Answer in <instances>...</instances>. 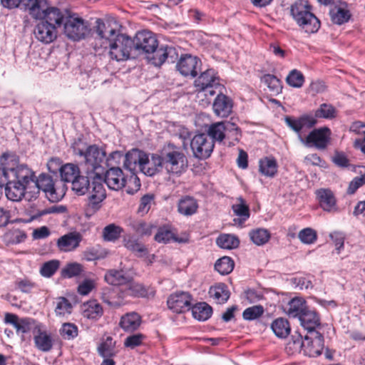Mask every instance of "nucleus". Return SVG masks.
Here are the masks:
<instances>
[{"instance_id": "nucleus-38", "label": "nucleus", "mask_w": 365, "mask_h": 365, "mask_svg": "<svg viewBox=\"0 0 365 365\" xmlns=\"http://www.w3.org/2000/svg\"><path fill=\"white\" fill-rule=\"evenodd\" d=\"M82 312L84 317L98 320L103 315V309L96 300H90L82 305Z\"/></svg>"}, {"instance_id": "nucleus-50", "label": "nucleus", "mask_w": 365, "mask_h": 365, "mask_svg": "<svg viewBox=\"0 0 365 365\" xmlns=\"http://www.w3.org/2000/svg\"><path fill=\"white\" fill-rule=\"evenodd\" d=\"M26 233L19 228L9 230L4 235V241L7 245H16L25 241Z\"/></svg>"}, {"instance_id": "nucleus-63", "label": "nucleus", "mask_w": 365, "mask_h": 365, "mask_svg": "<svg viewBox=\"0 0 365 365\" xmlns=\"http://www.w3.org/2000/svg\"><path fill=\"white\" fill-rule=\"evenodd\" d=\"M146 338L147 336L142 333L133 334L125 339L123 345L126 348L133 349L137 346L143 345Z\"/></svg>"}, {"instance_id": "nucleus-15", "label": "nucleus", "mask_w": 365, "mask_h": 365, "mask_svg": "<svg viewBox=\"0 0 365 365\" xmlns=\"http://www.w3.org/2000/svg\"><path fill=\"white\" fill-rule=\"evenodd\" d=\"M57 28L54 24H48L46 21L40 20L34 27V34L36 38L48 44L54 41L57 38Z\"/></svg>"}, {"instance_id": "nucleus-60", "label": "nucleus", "mask_w": 365, "mask_h": 365, "mask_svg": "<svg viewBox=\"0 0 365 365\" xmlns=\"http://www.w3.org/2000/svg\"><path fill=\"white\" fill-rule=\"evenodd\" d=\"M73 306L68 299L63 297L56 299L55 313L57 316H64L71 313Z\"/></svg>"}, {"instance_id": "nucleus-30", "label": "nucleus", "mask_w": 365, "mask_h": 365, "mask_svg": "<svg viewBox=\"0 0 365 365\" xmlns=\"http://www.w3.org/2000/svg\"><path fill=\"white\" fill-rule=\"evenodd\" d=\"M10 178L28 187L34 181L35 173L26 165H20L10 173Z\"/></svg>"}, {"instance_id": "nucleus-27", "label": "nucleus", "mask_w": 365, "mask_h": 365, "mask_svg": "<svg viewBox=\"0 0 365 365\" xmlns=\"http://www.w3.org/2000/svg\"><path fill=\"white\" fill-rule=\"evenodd\" d=\"M142 323L141 316L131 312L123 314L120 319L119 327L125 332H134L138 329Z\"/></svg>"}, {"instance_id": "nucleus-51", "label": "nucleus", "mask_w": 365, "mask_h": 365, "mask_svg": "<svg viewBox=\"0 0 365 365\" xmlns=\"http://www.w3.org/2000/svg\"><path fill=\"white\" fill-rule=\"evenodd\" d=\"M123 231L121 227L114 223L109 224L103 230V238L106 242H115L120 237Z\"/></svg>"}, {"instance_id": "nucleus-59", "label": "nucleus", "mask_w": 365, "mask_h": 365, "mask_svg": "<svg viewBox=\"0 0 365 365\" xmlns=\"http://www.w3.org/2000/svg\"><path fill=\"white\" fill-rule=\"evenodd\" d=\"M305 78L303 73L297 69L292 70L286 78L287 83L289 86L297 88L302 87Z\"/></svg>"}, {"instance_id": "nucleus-23", "label": "nucleus", "mask_w": 365, "mask_h": 365, "mask_svg": "<svg viewBox=\"0 0 365 365\" xmlns=\"http://www.w3.org/2000/svg\"><path fill=\"white\" fill-rule=\"evenodd\" d=\"M163 160L160 154L153 153L149 158V155L145 153L140 170L148 176H153L160 173L163 168Z\"/></svg>"}, {"instance_id": "nucleus-61", "label": "nucleus", "mask_w": 365, "mask_h": 365, "mask_svg": "<svg viewBox=\"0 0 365 365\" xmlns=\"http://www.w3.org/2000/svg\"><path fill=\"white\" fill-rule=\"evenodd\" d=\"M60 262L58 259H52L44 262L40 269V274L44 277H52L58 269Z\"/></svg>"}, {"instance_id": "nucleus-28", "label": "nucleus", "mask_w": 365, "mask_h": 365, "mask_svg": "<svg viewBox=\"0 0 365 365\" xmlns=\"http://www.w3.org/2000/svg\"><path fill=\"white\" fill-rule=\"evenodd\" d=\"M5 179L7 180L5 187L7 198L12 201L21 200L25 195L27 186L10 178Z\"/></svg>"}, {"instance_id": "nucleus-21", "label": "nucleus", "mask_w": 365, "mask_h": 365, "mask_svg": "<svg viewBox=\"0 0 365 365\" xmlns=\"http://www.w3.org/2000/svg\"><path fill=\"white\" fill-rule=\"evenodd\" d=\"M301 326L309 334L319 333L317 329L321 326L319 314L314 310L308 307L299 318Z\"/></svg>"}, {"instance_id": "nucleus-20", "label": "nucleus", "mask_w": 365, "mask_h": 365, "mask_svg": "<svg viewBox=\"0 0 365 365\" xmlns=\"http://www.w3.org/2000/svg\"><path fill=\"white\" fill-rule=\"evenodd\" d=\"M109 189L119 190L122 189L126 182L125 176L118 167H113L108 169L103 178Z\"/></svg>"}, {"instance_id": "nucleus-24", "label": "nucleus", "mask_w": 365, "mask_h": 365, "mask_svg": "<svg viewBox=\"0 0 365 365\" xmlns=\"http://www.w3.org/2000/svg\"><path fill=\"white\" fill-rule=\"evenodd\" d=\"M126 297L125 289L120 287L105 288L102 292V300L113 307H119L123 304Z\"/></svg>"}, {"instance_id": "nucleus-25", "label": "nucleus", "mask_w": 365, "mask_h": 365, "mask_svg": "<svg viewBox=\"0 0 365 365\" xmlns=\"http://www.w3.org/2000/svg\"><path fill=\"white\" fill-rule=\"evenodd\" d=\"M217 97L215 98L212 104L214 113L217 116L226 118L232 112V100L226 95H224L222 93V91L221 92H217Z\"/></svg>"}, {"instance_id": "nucleus-56", "label": "nucleus", "mask_w": 365, "mask_h": 365, "mask_svg": "<svg viewBox=\"0 0 365 365\" xmlns=\"http://www.w3.org/2000/svg\"><path fill=\"white\" fill-rule=\"evenodd\" d=\"M261 81L273 93L279 94L282 92V81L277 76L272 74H265L262 77Z\"/></svg>"}, {"instance_id": "nucleus-9", "label": "nucleus", "mask_w": 365, "mask_h": 365, "mask_svg": "<svg viewBox=\"0 0 365 365\" xmlns=\"http://www.w3.org/2000/svg\"><path fill=\"white\" fill-rule=\"evenodd\" d=\"M57 182L61 183L58 180L54 181L51 175L45 173L39 175L36 180L37 187L41 190L51 202H57L63 196V192L59 191L57 187Z\"/></svg>"}, {"instance_id": "nucleus-45", "label": "nucleus", "mask_w": 365, "mask_h": 365, "mask_svg": "<svg viewBox=\"0 0 365 365\" xmlns=\"http://www.w3.org/2000/svg\"><path fill=\"white\" fill-rule=\"evenodd\" d=\"M154 239L158 243H169L170 241L178 242H185V240L178 238L176 235L172 232L170 228L167 226L160 227L158 229Z\"/></svg>"}, {"instance_id": "nucleus-46", "label": "nucleus", "mask_w": 365, "mask_h": 365, "mask_svg": "<svg viewBox=\"0 0 365 365\" xmlns=\"http://www.w3.org/2000/svg\"><path fill=\"white\" fill-rule=\"evenodd\" d=\"M115 344L111 336H107L97 348L98 354L103 358H113L117 354L115 349Z\"/></svg>"}, {"instance_id": "nucleus-36", "label": "nucleus", "mask_w": 365, "mask_h": 365, "mask_svg": "<svg viewBox=\"0 0 365 365\" xmlns=\"http://www.w3.org/2000/svg\"><path fill=\"white\" fill-rule=\"evenodd\" d=\"M329 16L333 24L342 25L349 21L351 17L350 11L347 9V4L334 6L329 10Z\"/></svg>"}, {"instance_id": "nucleus-7", "label": "nucleus", "mask_w": 365, "mask_h": 365, "mask_svg": "<svg viewBox=\"0 0 365 365\" xmlns=\"http://www.w3.org/2000/svg\"><path fill=\"white\" fill-rule=\"evenodd\" d=\"M215 144L206 133L195 135L190 142V147L193 155L199 159H207L213 151Z\"/></svg>"}, {"instance_id": "nucleus-13", "label": "nucleus", "mask_w": 365, "mask_h": 365, "mask_svg": "<svg viewBox=\"0 0 365 365\" xmlns=\"http://www.w3.org/2000/svg\"><path fill=\"white\" fill-rule=\"evenodd\" d=\"M319 206L324 212L335 213L339 211L336 197L329 188H319L315 191Z\"/></svg>"}, {"instance_id": "nucleus-8", "label": "nucleus", "mask_w": 365, "mask_h": 365, "mask_svg": "<svg viewBox=\"0 0 365 365\" xmlns=\"http://www.w3.org/2000/svg\"><path fill=\"white\" fill-rule=\"evenodd\" d=\"M95 30L100 38L101 46L103 48L104 46H107L110 42L111 39H114L120 34L119 31L117 30V22L110 19H97Z\"/></svg>"}, {"instance_id": "nucleus-55", "label": "nucleus", "mask_w": 365, "mask_h": 365, "mask_svg": "<svg viewBox=\"0 0 365 365\" xmlns=\"http://www.w3.org/2000/svg\"><path fill=\"white\" fill-rule=\"evenodd\" d=\"M337 115V110L331 104L322 103L315 110L314 117L317 118L333 119Z\"/></svg>"}, {"instance_id": "nucleus-39", "label": "nucleus", "mask_w": 365, "mask_h": 365, "mask_svg": "<svg viewBox=\"0 0 365 365\" xmlns=\"http://www.w3.org/2000/svg\"><path fill=\"white\" fill-rule=\"evenodd\" d=\"M104 279L107 283L119 287L120 285H126L130 281V277L126 276L123 270L109 269L106 272Z\"/></svg>"}, {"instance_id": "nucleus-5", "label": "nucleus", "mask_w": 365, "mask_h": 365, "mask_svg": "<svg viewBox=\"0 0 365 365\" xmlns=\"http://www.w3.org/2000/svg\"><path fill=\"white\" fill-rule=\"evenodd\" d=\"M195 86L197 91L204 92L205 96H213L225 89L217 73L213 69H207L202 72L195 81Z\"/></svg>"}, {"instance_id": "nucleus-43", "label": "nucleus", "mask_w": 365, "mask_h": 365, "mask_svg": "<svg viewBox=\"0 0 365 365\" xmlns=\"http://www.w3.org/2000/svg\"><path fill=\"white\" fill-rule=\"evenodd\" d=\"M271 329L274 334L281 339H284L290 334L291 327L289 322L283 317H278L271 324Z\"/></svg>"}, {"instance_id": "nucleus-57", "label": "nucleus", "mask_w": 365, "mask_h": 365, "mask_svg": "<svg viewBox=\"0 0 365 365\" xmlns=\"http://www.w3.org/2000/svg\"><path fill=\"white\" fill-rule=\"evenodd\" d=\"M250 237L253 243L257 245H263L270 239V232L264 228H258L250 232Z\"/></svg>"}, {"instance_id": "nucleus-18", "label": "nucleus", "mask_w": 365, "mask_h": 365, "mask_svg": "<svg viewBox=\"0 0 365 365\" xmlns=\"http://www.w3.org/2000/svg\"><path fill=\"white\" fill-rule=\"evenodd\" d=\"M82 240L83 235L79 232H70L57 240L56 246L61 252H73L80 246Z\"/></svg>"}, {"instance_id": "nucleus-3", "label": "nucleus", "mask_w": 365, "mask_h": 365, "mask_svg": "<svg viewBox=\"0 0 365 365\" xmlns=\"http://www.w3.org/2000/svg\"><path fill=\"white\" fill-rule=\"evenodd\" d=\"M163 165L170 175L180 176L187 168V159L180 148L173 143H168L160 151Z\"/></svg>"}, {"instance_id": "nucleus-12", "label": "nucleus", "mask_w": 365, "mask_h": 365, "mask_svg": "<svg viewBox=\"0 0 365 365\" xmlns=\"http://www.w3.org/2000/svg\"><path fill=\"white\" fill-rule=\"evenodd\" d=\"M133 41L135 45L133 49L145 53H150V51H154L158 46L153 33L145 30L137 32Z\"/></svg>"}, {"instance_id": "nucleus-44", "label": "nucleus", "mask_w": 365, "mask_h": 365, "mask_svg": "<svg viewBox=\"0 0 365 365\" xmlns=\"http://www.w3.org/2000/svg\"><path fill=\"white\" fill-rule=\"evenodd\" d=\"M59 173L62 181L72 184L81 174V170L77 165L66 163L60 167Z\"/></svg>"}, {"instance_id": "nucleus-32", "label": "nucleus", "mask_w": 365, "mask_h": 365, "mask_svg": "<svg viewBox=\"0 0 365 365\" xmlns=\"http://www.w3.org/2000/svg\"><path fill=\"white\" fill-rule=\"evenodd\" d=\"M145 157V152L137 148L132 149L125 155L124 168L130 171L135 170L137 166L140 169Z\"/></svg>"}, {"instance_id": "nucleus-53", "label": "nucleus", "mask_w": 365, "mask_h": 365, "mask_svg": "<svg viewBox=\"0 0 365 365\" xmlns=\"http://www.w3.org/2000/svg\"><path fill=\"white\" fill-rule=\"evenodd\" d=\"M235 262L230 257H222L217 259L215 264V269L221 275L230 274L234 269Z\"/></svg>"}, {"instance_id": "nucleus-29", "label": "nucleus", "mask_w": 365, "mask_h": 365, "mask_svg": "<svg viewBox=\"0 0 365 365\" xmlns=\"http://www.w3.org/2000/svg\"><path fill=\"white\" fill-rule=\"evenodd\" d=\"M93 175L83 176L80 174L71 184V189L78 195H83L88 192L90 194L89 197L93 189Z\"/></svg>"}, {"instance_id": "nucleus-40", "label": "nucleus", "mask_w": 365, "mask_h": 365, "mask_svg": "<svg viewBox=\"0 0 365 365\" xmlns=\"http://www.w3.org/2000/svg\"><path fill=\"white\" fill-rule=\"evenodd\" d=\"M197 201L193 197L185 196L178 202V211L183 215H192L197 212Z\"/></svg>"}, {"instance_id": "nucleus-52", "label": "nucleus", "mask_w": 365, "mask_h": 365, "mask_svg": "<svg viewBox=\"0 0 365 365\" xmlns=\"http://www.w3.org/2000/svg\"><path fill=\"white\" fill-rule=\"evenodd\" d=\"M227 130L225 139L228 140V145H235L237 143L241 137V130L240 128L234 123H231L230 121H227Z\"/></svg>"}, {"instance_id": "nucleus-49", "label": "nucleus", "mask_w": 365, "mask_h": 365, "mask_svg": "<svg viewBox=\"0 0 365 365\" xmlns=\"http://www.w3.org/2000/svg\"><path fill=\"white\" fill-rule=\"evenodd\" d=\"M63 14L59 9L50 6L43 18L40 20L46 21L48 24H54V26L58 29L63 24Z\"/></svg>"}, {"instance_id": "nucleus-37", "label": "nucleus", "mask_w": 365, "mask_h": 365, "mask_svg": "<svg viewBox=\"0 0 365 365\" xmlns=\"http://www.w3.org/2000/svg\"><path fill=\"white\" fill-rule=\"evenodd\" d=\"M208 293L210 297L219 304L226 303L230 297V292L225 283H218L210 287Z\"/></svg>"}, {"instance_id": "nucleus-22", "label": "nucleus", "mask_w": 365, "mask_h": 365, "mask_svg": "<svg viewBox=\"0 0 365 365\" xmlns=\"http://www.w3.org/2000/svg\"><path fill=\"white\" fill-rule=\"evenodd\" d=\"M284 121L287 125L296 133H300L304 128H312L314 127L317 120L311 115L304 114L299 118L292 116H285Z\"/></svg>"}, {"instance_id": "nucleus-54", "label": "nucleus", "mask_w": 365, "mask_h": 365, "mask_svg": "<svg viewBox=\"0 0 365 365\" xmlns=\"http://www.w3.org/2000/svg\"><path fill=\"white\" fill-rule=\"evenodd\" d=\"M237 204L232 206V209L235 215L240 217L241 222H245L250 216V207L242 197H238Z\"/></svg>"}, {"instance_id": "nucleus-17", "label": "nucleus", "mask_w": 365, "mask_h": 365, "mask_svg": "<svg viewBox=\"0 0 365 365\" xmlns=\"http://www.w3.org/2000/svg\"><path fill=\"white\" fill-rule=\"evenodd\" d=\"M153 56L148 57L151 63L155 66H160L166 61L173 63L178 58V53L175 48L173 46H157L154 51H150Z\"/></svg>"}, {"instance_id": "nucleus-14", "label": "nucleus", "mask_w": 365, "mask_h": 365, "mask_svg": "<svg viewBox=\"0 0 365 365\" xmlns=\"http://www.w3.org/2000/svg\"><path fill=\"white\" fill-rule=\"evenodd\" d=\"M314 338L307 335L304 336L301 343V347L304 354L309 357L319 356L324 348V338L320 333L312 334Z\"/></svg>"}, {"instance_id": "nucleus-42", "label": "nucleus", "mask_w": 365, "mask_h": 365, "mask_svg": "<svg viewBox=\"0 0 365 365\" xmlns=\"http://www.w3.org/2000/svg\"><path fill=\"white\" fill-rule=\"evenodd\" d=\"M227 121L226 122H217L212 123L209 125L207 130V135L213 142L218 141L222 142L225 139L226 130H227Z\"/></svg>"}, {"instance_id": "nucleus-19", "label": "nucleus", "mask_w": 365, "mask_h": 365, "mask_svg": "<svg viewBox=\"0 0 365 365\" xmlns=\"http://www.w3.org/2000/svg\"><path fill=\"white\" fill-rule=\"evenodd\" d=\"M200 60L192 55L186 54L180 57L176 68L180 73L184 76L195 77L197 74V69Z\"/></svg>"}, {"instance_id": "nucleus-33", "label": "nucleus", "mask_w": 365, "mask_h": 365, "mask_svg": "<svg viewBox=\"0 0 365 365\" xmlns=\"http://www.w3.org/2000/svg\"><path fill=\"white\" fill-rule=\"evenodd\" d=\"M127 225L140 237H149L152 235L155 226L140 219H129Z\"/></svg>"}, {"instance_id": "nucleus-58", "label": "nucleus", "mask_w": 365, "mask_h": 365, "mask_svg": "<svg viewBox=\"0 0 365 365\" xmlns=\"http://www.w3.org/2000/svg\"><path fill=\"white\" fill-rule=\"evenodd\" d=\"M216 242L220 247L227 250L236 248L240 244L237 237L229 234L221 235L217 238Z\"/></svg>"}, {"instance_id": "nucleus-1", "label": "nucleus", "mask_w": 365, "mask_h": 365, "mask_svg": "<svg viewBox=\"0 0 365 365\" xmlns=\"http://www.w3.org/2000/svg\"><path fill=\"white\" fill-rule=\"evenodd\" d=\"M80 147L76 142L73 146V153L75 155L81 158L82 165L88 175H93V189L91 195L88 197L86 210L90 212H96L101 207V202L106 197V190L103 184V168L102 164L106 156V150L96 144L87 145Z\"/></svg>"}, {"instance_id": "nucleus-47", "label": "nucleus", "mask_w": 365, "mask_h": 365, "mask_svg": "<svg viewBox=\"0 0 365 365\" xmlns=\"http://www.w3.org/2000/svg\"><path fill=\"white\" fill-rule=\"evenodd\" d=\"M123 242L125 247L135 252L138 257H143L148 254L147 248L130 235H125Z\"/></svg>"}, {"instance_id": "nucleus-62", "label": "nucleus", "mask_w": 365, "mask_h": 365, "mask_svg": "<svg viewBox=\"0 0 365 365\" xmlns=\"http://www.w3.org/2000/svg\"><path fill=\"white\" fill-rule=\"evenodd\" d=\"M61 336L67 340L73 339L78 336V327L73 323H63L59 330Z\"/></svg>"}, {"instance_id": "nucleus-64", "label": "nucleus", "mask_w": 365, "mask_h": 365, "mask_svg": "<svg viewBox=\"0 0 365 365\" xmlns=\"http://www.w3.org/2000/svg\"><path fill=\"white\" fill-rule=\"evenodd\" d=\"M264 307L262 305H255L245 309L242 313L245 320L252 321L259 318L264 313Z\"/></svg>"}, {"instance_id": "nucleus-4", "label": "nucleus", "mask_w": 365, "mask_h": 365, "mask_svg": "<svg viewBox=\"0 0 365 365\" xmlns=\"http://www.w3.org/2000/svg\"><path fill=\"white\" fill-rule=\"evenodd\" d=\"M134 46L132 38L120 33L114 39H111L107 46H104L103 48L108 51V54L112 60L120 61L130 58Z\"/></svg>"}, {"instance_id": "nucleus-35", "label": "nucleus", "mask_w": 365, "mask_h": 365, "mask_svg": "<svg viewBox=\"0 0 365 365\" xmlns=\"http://www.w3.org/2000/svg\"><path fill=\"white\" fill-rule=\"evenodd\" d=\"M308 307L304 298L296 297L288 302L285 312L289 317L299 319Z\"/></svg>"}, {"instance_id": "nucleus-16", "label": "nucleus", "mask_w": 365, "mask_h": 365, "mask_svg": "<svg viewBox=\"0 0 365 365\" xmlns=\"http://www.w3.org/2000/svg\"><path fill=\"white\" fill-rule=\"evenodd\" d=\"M43 325L41 323L36 324L34 332V342L35 347L43 352L50 351L53 346V340L51 334L43 330Z\"/></svg>"}, {"instance_id": "nucleus-48", "label": "nucleus", "mask_w": 365, "mask_h": 365, "mask_svg": "<svg viewBox=\"0 0 365 365\" xmlns=\"http://www.w3.org/2000/svg\"><path fill=\"white\" fill-rule=\"evenodd\" d=\"M192 313L195 319L199 321H205L211 317L212 308L206 302H200L195 306L192 305Z\"/></svg>"}, {"instance_id": "nucleus-10", "label": "nucleus", "mask_w": 365, "mask_h": 365, "mask_svg": "<svg viewBox=\"0 0 365 365\" xmlns=\"http://www.w3.org/2000/svg\"><path fill=\"white\" fill-rule=\"evenodd\" d=\"M331 130L328 127L314 128L305 138V143L319 150L327 148L331 140Z\"/></svg>"}, {"instance_id": "nucleus-34", "label": "nucleus", "mask_w": 365, "mask_h": 365, "mask_svg": "<svg viewBox=\"0 0 365 365\" xmlns=\"http://www.w3.org/2000/svg\"><path fill=\"white\" fill-rule=\"evenodd\" d=\"M125 294L134 297H147L150 294L154 295L155 290L150 287H145L143 284L130 281L126 284Z\"/></svg>"}, {"instance_id": "nucleus-11", "label": "nucleus", "mask_w": 365, "mask_h": 365, "mask_svg": "<svg viewBox=\"0 0 365 365\" xmlns=\"http://www.w3.org/2000/svg\"><path fill=\"white\" fill-rule=\"evenodd\" d=\"M192 297L185 292H175L169 296L167 300L168 308L177 314L189 311L192 307Z\"/></svg>"}, {"instance_id": "nucleus-2", "label": "nucleus", "mask_w": 365, "mask_h": 365, "mask_svg": "<svg viewBox=\"0 0 365 365\" xmlns=\"http://www.w3.org/2000/svg\"><path fill=\"white\" fill-rule=\"evenodd\" d=\"M290 15L299 29L307 34H316L321 27V21L307 0H296L290 6Z\"/></svg>"}, {"instance_id": "nucleus-6", "label": "nucleus", "mask_w": 365, "mask_h": 365, "mask_svg": "<svg viewBox=\"0 0 365 365\" xmlns=\"http://www.w3.org/2000/svg\"><path fill=\"white\" fill-rule=\"evenodd\" d=\"M88 24L82 18L69 16L64 22V34L70 39L78 41L88 34Z\"/></svg>"}, {"instance_id": "nucleus-31", "label": "nucleus", "mask_w": 365, "mask_h": 365, "mask_svg": "<svg viewBox=\"0 0 365 365\" xmlns=\"http://www.w3.org/2000/svg\"><path fill=\"white\" fill-rule=\"evenodd\" d=\"M50 6L48 0H29L26 2L24 10L28 11L34 19L40 20Z\"/></svg>"}, {"instance_id": "nucleus-26", "label": "nucleus", "mask_w": 365, "mask_h": 365, "mask_svg": "<svg viewBox=\"0 0 365 365\" xmlns=\"http://www.w3.org/2000/svg\"><path fill=\"white\" fill-rule=\"evenodd\" d=\"M3 175L5 178H10V173L19 167V156L14 151H6L0 157Z\"/></svg>"}, {"instance_id": "nucleus-41", "label": "nucleus", "mask_w": 365, "mask_h": 365, "mask_svg": "<svg viewBox=\"0 0 365 365\" xmlns=\"http://www.w3.org/2000/svg\"><path fill=\"white\" fill-rule=\"evenodd\" d=\"M278 164L274 157H264L259 161V173L269 178H273L277 173Z\"/></svg>"}]
</instances>
